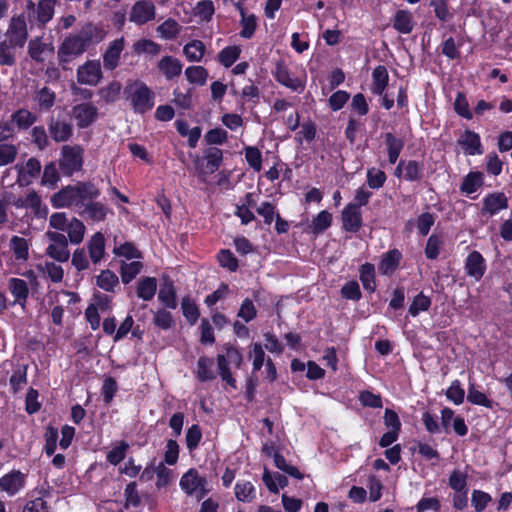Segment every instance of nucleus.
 Masks as SVG:
<instances>
[{
    "instance_id": "nucleus-1",
    "label": "nucleus",
    "mask_w": 512,
    "mask_h": 512,
    "mask_svg": "<svg viewBox=\"0 0 512 512\" xmlns=\"http://www.w3.org/2000/svg\"><path fill=\"white\" fill-rule=\"evenodd\" d=\"M100 196V190L90 182H78L68 185L56 192L51 197L54 208H76L79 213L85 201L96 200Z\"/></svg>"
},
{
    "instance_id": "nucleus-2",
    "label": "nucleus",
    "mask_w": 512,
    "mask_h": 512,
    "mask_svg": "<svg viewBox=\"0 0 512 512\" xmlns=\"http://www.w3.org/2000/svg\"><path fill=\"white\" fill-rule=\"evenodd\" d=\"M127 99L136 113L143 114L154 106L155 94L143 82L135 81L125 88Z\"/></svg>"
},
{
    "instance_id": "nucleus-3",
    "label": "nucleus",
    "mask_w": 512,
    "mask_h": 512,
    "mask_svg": "<svg viewBox=\"0 0 512 512\" xmlns=\"http://www.w3.org/2000/svg\"><path fill=\"white\" fill-rule=\"evenodd\" d=\"M179 485L188 496L194 497L198 501L209 492L206 477L201 476L194 468L182 475Z\"/></svg>"
},
{
    "instance_id": "nucleus-4",
    "label": "nucleus",
    "mask_w": 512,
    "mask_h": 512,
    "mask_svg": "<svg viewBox=\"0 0 512 512\" xmlns=\"http://www.w3.org/2000/svg\"><path fill=\"white\" fill-rule=\"evenodd\" d=\"M242 362V353L236 347L231 345L225 347V354H219L217 356V364L220 376L223 381H225L233 388L236 387V380L232 376L229 365L233 364L235 367L240 368Z\"/></svg>"
},
{
    "instance_id": "nucleus-5",
    "label": "nucleus",
    "mask_w": 512,
    "mask_h": 512,
    "mask_svg": "<svg viewBox=\"0 0 512 512\" xmlns=\"http://www.w3.org/2000/svg\"><path fill=\"white\" fill-rule=\"evenodd\" d=\"M84 150L80 145H64L61 148L59 167L65 175L71 176L83 165Z\"/></svg>"
},
{
    "instance_id": "nucleus-6",
    "label": "nucleus",
    "mask_w": 512,
    "mask_h": 512,
    "mask_svg": "<svg viewBox=\"0 0 512 512\" xmlns=\"http://www.w3.org/2000/svg\"><path fill=\"white\" fill-rule=\"evenodd\" d=\"M87 49L76 34H70L58 48L57 58L59 65L66 69V64L81 56Z\"/></svg>"
},
{
    "instance_id": "nucleus-7",
    "label": "nucleus",
    "mask_w": 512,
    "mask_h": 512,
    "mask_svg": "<svg viewBox=\"0 0 512 512\" xmlns=\"http://www.w3.org/2000/svg\"><path fill=\"white\" fill-rule=\"evenodd\" d=\"M156 17V7L151 0H137L129 11V21L137 26H142Z\"/></svg>"
},
{
    "instance_id": "nucleus-8",
    "label": "nucleus",
    "mask_w": 512,
    "mask_h": 512,
    "mask_svg": "<svg viewBox=\"0 0 512 512\" xmlns=\"http://www.w3.org/2000/svg\"><path fill=\"white\" fill-rule=\"evenodd\" d=\"M102 77L101 64L98 60L86 61L77 69V81L80 84L96 86Z\"/></svg>"
},
{
    "instance_id": "nucleus-9",
    "label": "nucleus",
    "mask_w": 512,
    "mask_h": 512,
    "mask_svg": "<svg viewBox=\"0 0 512 512\" xmlns=\"http://www.w3.org/2000/svg\"><path fill=\"white\" fill-rule=\"evenodd\" d=\"M14 169L17 171L16 183L24 187L30 185L39 176L41 163L38 159L31 157L25 164H16Z\"/></svg>"
},
{
    "instance_id": "nucleus-10",
    "label": "nucleus",
    "mask_w": 512,
    "mask_h": 512,
    "mask_svg": "<svg viewBox=\"0 0 512 512\" xmlns=\"http://www.w3.org/2000/svg\"><path fill=\"white\" fill-rule=\"evenodd\" d=\"M7 38L14 46L23 47L27 37V25L23 15L14 16L11 18L7 30Z\"/></svg>"
},
{
    "instance_id": "nucleus-11",
    "label": "nucleus",
    "mask_w": 512,
    "mask_h": 512,
    "mask_svg": "<svg viewBox=\"0 0 512 512\" xmlns=\"http://www.w3.org/2000/svg\"><path fill=\"white\" fill-rule=\"evenodd\" d=\"M75 34L88 48L93 44L102 42L107 35V31L103 25L89 22L83 25L82 28Z\"/></svg>"
},
{
    "instance_id": "nucleus-12",
    "label": "nucleus",
    "mask_w": 512,
    "mask_h": 512,
    "mask_svg": "<svg viewBox=\"0 0 512 512\" xmlns=\"http://www.w3.org/2000/svg\"><path fill=\"white\" fill-rule=\"evenodd\" d=\"M124 47V37L117 38L109 43L102 57L104 69L112 71L118 67Z\"/></svg>"
},
{
    "instance_id": "nucleus-13",
    "label": "nucleus",
    "mask_w": 512,
    "mask_h": 512,
    "mask_svg": "<svg viewBox=\"0 0 512 512\" xmlns=\"http://www.w3.org/2000/svg\"><path fill=\"white\" fill-rule=\"evenodd\" d=\"M342 227L345 231L356 233L362 227L361 210L355 203H349L341 213Z\"/></svg>"
},
{
    "instance_id": "nucleus-14",
    "label": "nucleus",
    "mask_w": 512,
    "mask_h": 512,
    "mask_svg": "<svg viewBox=\"0 0 512 512\" xmlns=\"http://www.w3.org/2000/svg\"><path fill=\"white\" fill-rule=\"evenodd\" d=\"M109 213H112L109 207L95 200L85 201L79 211L82 217L93 222L104 221Z\"/></svg>"
},
{
    "instance_id": "nucleus-15",
    "label": "nucleus",
    "mask_w": 512,
    "mask_h": 512,
    "mask_svg": "<svg viewBox=\"0 0 512 512\" xmlns=\"http://www.w3.org/2000/svg\"><path fill=\"white\" fill-rule=\"evenodd\" d=\"M274 75L280 84L292 91L301 93L305 88L304 82L298 77H295L283 62L276 64Z\"/></svg>"
},
{
    "instance_id": "nucleus-16",
    "label": "nucleus",
    "mask_w": 512,
    "mask_h": 512,
    "mask_svg": "<svg viewBox=\"0 0 512 512\" xmlns=\"http://www.w3.org/2000/svg\"><path fill=\"white\" fill-rule=\"evenodd\" d=\"M48 131L55 142H66L73 135V126L66 120L51 117L48 122Z\"/></svg>"
},
{
    "instance_id": "nucleus-17",
    "label": "nucleus",
    "mask_w": 512,
    "mask_h": 512,
    "mask_svg": "<svg viewBox=\"0 0 512 512\" xmlns=\"http://www.w3.org/2000/svg\"><path fill=\"white\" fill-rule=\"evenodd\" d=\"M26 475L19 470H12L0 478V489L13 496L25 485Z\"/></svg>"
},
{
    "instance_id": "nucleus-18",
    "label": "nucleus",
    "mask_w": 512,
    "mask_h": 512,
    "mask_svg": "<svg viewBox=\"0 0 512 512\" xmlns=\"http://www.w3.org/2000/svg\"><path fill=\"white\" fill-rule=\"evenodd\" d=\"M72 116L79 128H86L96 120L97 108L91 103H81L72 108Z\"/></svg>"
},
{
    "instance_id": "nucleus-19",
    "label": "nucleus",
    "mask_w": 512,
    "mask_h": 512,
    "mask_svg": "<svg viewBox=\"0 0 512 512\" xmlns=\"http://www.w3.org/2000/svg\"><path fill=\"white\" fill-rule=\"evenodd\" d=\"M486 270L483 256L478 251H472L465 260V272L476 281L480 280Z\"/></svg>"
},
{
    "instance_id": "nucleus-20",
    "label": "nucleus",
    "mask_w": 512,
    "mask_h": 512,
    "mask_svg": "<svg viewBox=\"0 0 512 512\" xmlns=\"http://www.w3.org/2000/svg\"><path fill=\"white\" fill-rule=\"evenodd\" d=\"M508 207V199L502 192L488 194L483 199L482 213L495 215Z\"/></svg>"
},
{
    "instance_id": "nucleus-21",
    "label": "nucleus",
    "mask_w": 512,
    "mask_h": 512,
    "mask_svg": "<svg viewBox=\"0 0 512 512\" xmlns=\"http://www.w3.org/2000/svg\"><path fill=\"white\" fill-rule=\"evenodd\" d=\"M7 287L11 295L14 297V304H19L25 308L29 296V287L25 280L20 278H10Z\"/></svg>"
},
{
    "instance_id": "nucleus-22",
    "label": "nucleus",
    "mask_w": 512,
    "mask_h": 512,
    "mask_svg": "<svg viewBox=\"0 0 512 512\" xmlns=\"http://www.w3.org/2000/svg\"><path fill=\"white\" fill-rule=\"evenodd\" d=\"M458 144L462 146L468 155H480L483 153L480 137L477 133L466 130L458 139Z\"/></svg>"
},
{
    "instance_id": "nucleus-23",
    "label": "nucleus",
    "mask_w": 512,
    "mask_h": 512,
    "mask_svg": "<svg viewBox=\"0 0 512 512\" xmlns=\"http://www.w3.org/2000/svg\"><path fill=\"white\" fill-rule=\"evenodd\" d=\"M37 115L26 108H20L11 114L10 120L19 131H26L37 121Z\"/></svg>"
},
{
    "instance_id": "nucleus-24",
    "label": "nucleus",
    "mask_w": 512,
    "mask_h": 512,
    "mask_svg": "<svg viewBox=\"0 0 512 512\" xmlns=\"http://www.w3.org/2000/svg\"><path fill=\"white\" fill-rule=\"evenodd\" d=\"M89 257L94 264L101 261L105 254V238L101 232H96L87 243Z\"/></svg>"
},
{
    "instance_id": "nucleus-25",
    "label": "nucleus",
    "mask_w": 512,
    "mask_h": 512,
    "mask_svg": "<svg viewBox=\"0 0 512 512\" xmlns=\"http://www.w3.org/2000/svg\"><path fill=\"white\" fill-rule=\"evenodd\" d=\"M383 137L387 148L388 161L390 164H395L404 148V140L396 137L391 132L385 133Z\"/></svg>"
},
{
    "instance_id": "nucleus-26",
    "label": "nucleus",
    "mask_w": 512,
    "mask_h": 512,
    "mask_svg": "<svg viewBox=\"0 0 512 512\" xmlns=\"http://www.w3.org/2000/svg\"><path fill=\"white\" fill-rule=\"evenodd\" d=\"M159 71L166 77V79H173L178 77L182 72L181 62L172 56H164L157 65Z\"/></svg>"
},
{
    "instance_id": "nucleus-27",
    "label": "nucleus",
    "mask_w": 512,
    "mask_h": 512,
    "mask_svg": "<svg viewBox=\"0 0 512 512\" xmlns=\"http://www.w3.org/2000/svg\"><path fill=\"white\" fill-rule=\"evenodd\" d=\"M96 285L106 292L115 293L120 288L118 276L111 270H102L96 277Z\"/></svg>"
},
{
    "instance_id": "nucleus-28",
    "label": "nucleus",
    "mask_w": 512,
    "mask_h": 512,
    "mask_svg": "<svg viewBox=\"0 0 512 512\" xmlns=\"http://www.w3.org/2000/svg\"><path fill=\"white\" fill-rule=\"evenodd\" d=\"M30 244L27 239L20 236H12L9 248L17 261L25 262L29 258Z\"/></svg>"
},
{
    "instance_id": "nucleus-29",
    "label": "nucleus",
    "mask_w": 512,
    "mask_h": 512,
    "mask_svg": "<svg viewBox=\"0 0 512 512\" xmlns=\"http://www.w3.org/2000/svg\"><path fill=\"white\" fill-rule=\"evenodd\" d=\"M157 291V280L154 277H144L137 283V296L144 301H150L154 298Z\"/></svg>"
},
{
    "instance_id": "nucleus-30",
    "label": "nucleus",
    "mask_w": 512,
    "mask_h": 512,
    "mask_svg": "<svg viewBox=\"0 0 512 512\" xmlns=\"http://www.w3.org/2000/svg\"><path fill=\"white\" fill-rule=\"evenodd\" d=\"M402 254L399 250L393 249L385 253L379 265V270L385 274H392L399 266Z\"/></svg>"
},
{
    "instance_id": "nucleus-31",
    "label": "nucleus",
    "mask_w": 512,
    "mask_h": 512,
    "mask_svg": "<svg viewBox=\"0 0 512 512\" xmlns=\"http://www.w3.org/2000/svg\"><path fill=\"white\" fill-rule=\"evenodd\" d=\"M393 27L402 34H409L414 27L412 14L407 10H398L394 16Z\"/></svg>"
},
{
    "instance_id": "nucleus-32",
    "label": "nucleus",
    "mask_w": 512,
    "mask_h": 512,
    "mask_svg": "<svg viewBox=\"0 0 512 512\" xmlns=\"http://www.w3.org/2000/svg\"><path fill=\"white\" fill-rule=\"evenodd\" d=\"M58 0H39L37 4L36 21L39 25L44 26L54 15L55 4Z\"/></svg>"
},
{
    "instance_id": "nucleus-33",
    "label": "nucleus",
    "mask_w": 512,
    "mask_h": 512,
    "mask_svg": "<svg viewBox=\"0 0 512 512\" xmlns=\"http://www.w3.org/2000/svg\"><path fill=\"white\" fill-rule=\"evenodd\" d=\"M373 85L372 92L376 95H382L388 84V72L385 66L379 65L372 72Z\"/></svg>"
},
{
    "instance_id": "nucleus-34",
    "label": "nucleus",
    "mask_w": 512,
    "mask_h": 512,
    "mask_svg": "<svg viewBox=\"0 0 512 512\" xmlns=\"http://www.w3.org/2000/svg\"><path fill=\"white\" fill-rule=\"evenodd\" d=\"M359 278L363 288L372 293L376 289L375 284V267L373 264L365 263L359 269Z\"/></svg>"
},
{
    "instance_id": "nucleus-35",
    "label": "nucleus",
    "mask_w": 512,
    "mask_h": 512,
    "mask_svg": "<svg viewBox=\"0 0 512 512\" xmlns=\"http://www.w3.org/2000/svg\"><path fill=\"white\" fill-rule=\"evenodd\" d=\"M158 299L166 308L175 309L177 307L176 292L172 281L164 282L159 291Z\"/></svg>"
},
{
    "instance_id": "nucleus-36",
    "label": "nucleus",
    "mask_w": 512,
    "mask_h": 512,
    "mask_svg": "<svg viewBox=\"0 0 512 512\" xmlns=\"http://www.w3.org/2000/svg\"><path fill=\"white\" fill-rule=\"evenodd\" d=\"M25 208L31 209L37 217H45L47 215V207L42 204L41 197L34 190L29 191L26 195Z\"/></svg>"
},
{
    "instance_id": "nucleus-37",
    "label": "nucleus",
    "mask_w": 512,
    "mask_h": 512,
    "mask_svg": "<svg viewBox=\"0 0 512 512\" xmlns=\"http://www.w3.org/2000/svg\"><path fill=\"white\" fill-rule=\"evenodd\" d=\"M235 497L238 501L252 502L256 497L254 485L250 481L239 480L235 485Z\"/></svg>"
},
{
    "instance_id": "nucleus-38",
    "label": "nucleus",
    "mask_w": 512,
    "mask_h": 512,
    "mask_svg": "<svg viewBox=\"0 0 512 512\" xmlns=\"http://www.w3.org/2000/svg\"><path fill=\"white\" fill-rule=\"evenodd\" d=\"M143 269V263L140 261H131L121 263L120 275L124 284L130 283Z\"/></svg>"
},
{
    "instance_id": "nucleus-39",
    "label": "nucleus",
    "mask_w": 512,
    "mask_h": 512,
    "mask_svg": "<svg viewBox=\"0 0 512 512\" xmlns=\"http://www.w3.org/2000/svg\"><path fill=\"white\" fill-rule=\"evenodd\" d=\"M34 100L38 104L40 110H49L55 104L56 94L50 88L43 87L36 91Z\"/></svg>"
},
{
    "instance_id": "nucleus-40",
    "label": "nucleus",
    "mask_w": 512,
    "mask_h": 512,
    "mask_svg": "<svg viewBox=\"0 0 512 512\" xmlns=\"http://www.w3.org/2000/svg\"><path fill=\"white\" fill-rule=\"evenodd\" d=\"M132 48L134 53L138 55L149 54L156 56L161 52V45L150 39H139L133 44Z\"/></svg>"
},
{
    "instance_id": "nucleus-41",
    "label": "nucleus",
    "mask_w": 512,
    "mask_h": 512,
    "mask_svg": "<svg viewBox=\"0 0 512 512\" xmlns=\"http://www.w3.org/2000/svg\"><path fill=\"white\" fill-rule=\"evenodd\" d=\"M483 184V174L481 172H470L461 184V191L466 194H472Z\"/></svg>"
},
{
    "instance_id": "nucleus-42",
    "label": "nucleus",
    "mask_w": 512,
    "mask_h": 512,
    "mask_svg": "<svg viewBox=\"0 0 512 512\" xmlns=\"http://www.w3.org/2000/svg\"><path fill=\"white\" fill-rule=\"evenodd\" d=\"M66 229L68 232L69 241L72 244H79L83 241L86 228L81 220L73 218Z\"/></svg>"
},
{
    "instance_id": "nucleus-43",
    "label": "nucleus",
    "mask_w": 512,
    "mask_h": 512,
    "mask_svg": "<svg viewBox=\"0 0 512 512\" xmlns=\"http://www.w3.org/2000/svg\"><path fill=\"white\" fill-rule=\"evenodd\" d=\"M205 52V45L200 40H193L186 44L183 53L191 62H198L202 59Z\"/></svg>"
},
{
    "instance_id": "nucleus-44",
    "label": "nucleus",
    "mask_w": 512,
    "mask_h": 512,
    "mask_svg": "<svg viewBox=\"0 0 512 512\" xmlns=\"http://www.w3.org/2000/svg\"><path fill=\"white\" fill-rule=\"evenodd\" d=\"M240 14H241V26L242 30L240 32L241 37L250 39L257 27V19L254 14L247 15L245 13V10L243 8H240Z\"/></svg>"
},
{
    "instance_id": "nucleus-45",
    "label": "nucleus",
    "mask_w": 512,
    "mask_h": 512,
    "mask_svg": "<svg viewBox=\"0 0 512 512\" xmlns=\"http://www.w3.org/2000/svg\"><path fill=\"white\" fill-rule=\"evenodd\" d=\"M181 308L188 323L194 325L200 316L196 303L190 297L186 296L181 301Z\"/></svg>"
},
{
    "instance_id": "nucleus-46",
    "label": "nucleus",
    "mask_w": 512,
    "mask_h": 512,
    "mask_svg": "<svg viewBox=\"0 0 512 512\" xmlns=\"http://www.w3.org/2000/svg\"><path fill=\"white\" fill-rule=\"evenodd\" d=\"M30 135L31 143L35 145L39 150H44L49 146L50 142L44 126H34Z\"/></svg>"
},
{
    "instance_id": "nucleus-47",
    "label": "nucleus",
    "mask_w": 512,
    "mask_h": 512,
    "mask_svg": "<svg viewBox=\"0 0 512 512\" xmlns=\"http://www.w3.org/2000/svg\"><path fill=\"white\" fill-rule=\"evenodd\" d=\"M332 223V215L328 211H321L311 223V230L314 234H319L325 231L327 228L331 226Z\"/></svg>"
},
{
    "instance_id": "nucleus-48",
    "label": "nucleus",
    "mask_w": 512,
    "mask_h": 512,
    "mask_svg": "<svg viewBox=\"0 0 512 512\" xmlns=\"http://www.w3.org/2000/svg\"><path fill=\"white\" fill-rule=\"evenodd\" d=\"M18 155V147L11 143H0V166L12 164Z\"/></svg>"
},
{
    "instance_id": "nucleus-49",
    "label": "nucleus",
    "mask_w": 512,
    "mask_h": 512,
    "mask_svg": "<svg viewBox=\"0 0 512 512\" xmlns=\"http://www.w3.org/2000/svg\"><path fill=\"white\" fill-rule=\"evenodd\" d=\"M423 176V166L415 160L405 162L404 179L410 182L419 181Z\"/></svg>"
},
{
    "instance_id": "nucleus-50",
    "label": "nucleus",
    "mask_w": 512,
    "mask_h": 512,
    "mask_svg": "<svg viewBox=\"0 0 512 512\" xmlns=\"http://www.w3.org/2000/svg\"><path fill=\"white\" fill-rule=\"evenodd\" d=\"M121 88L122 86L120 82L112 81L107 86L99 90V95L103 101L111 103L118 99Z\"/></svg>"
},
{
    "instance_id": "nucleus-51",
    "label": "nucleus",
    "mask_w": 512,
    "mask_h": 512,
    "mask_svg": "<svg viewBox=\"0 0 512 512\" xmlns=\"http://www.w3.org/2000/svg\"><path fill=\"white\" fill-rule=\"evenodd\" d=\"M185 76L190 83L204 85L208 73L207 70L202 66H190L186 68Z\"/></svg>"
},
{
    "instance_id": "nucleus-52",
    "label": "nucleus",
    "mask_w": 512,
    "mask_h": 512,
    "mask_svg": "<svg viewBox=\"0 0 512 512\" xmlns=\"http://www.w3.org/2000/svg\"><path fill=\"white\" fill-rule=\"evenodd\" d=\"M157 32L164 39H174L180 32L179 24L174 19H167L158 26Z\"/></svg>"
},
{
    "instance_id": "nucleus-53",
    "label": "nucleus",
    "mask_w": 512,
    "mask_h": 512,
    "mask_svg": "<svg viewBox=\"0 0 512 512\" xmlns=\"http://www.w3.org/2000/svg\"><path fill=\"white\" fill-rule=\"evenodd\" d=\"M15 47L7 40L0 42V65L12 66L15 64Z\"/></svg>"
},
{
    "instance_id": "nucleus-54",
    "label": "nucleus",
    "mask_w": 512,
    "mask_h": 512,
    "mask_svg": "<svg viewBox=\"0 0 512 512\" xmlns=\"http://www.w3.org/2000/svg\"><path fill=\"white\" fill-rule=\"evenodd\" d=\"M241 49L238 46H228L220 51L218 59L225 67H230L240 56Z\"/></svg>"
},
{
    "instance_id": "nucleus-55",
    "label": "nucleus",
    "mask_w": 512,
    "mask_h": 512,
    "mask_svg": "<svg viewBox=\"0 0 512 512\" xmlns=\"http://www.w3.org/2000/svg\"><path fill=\"white\" fill-rule=\"evenodd\" d=\"M27 382V366H18L10 377L9 383L14 393L18 392Z\"/></svg>"
},
{
    "instance_id": "nucleus-56",
    "label": "nucleus",
    "mask_w": 512,
    "mask_h": 512,
    "mask_svg": "<svg viewBox=\"0 0 512 512\" xmlns=\"http://www.w3.org/2000/svg\"><path fill=\"white\" fill-rule=\"evenodd\" d=\"M46 255L58 262H66L70 257L68 244L48 245L45 250Z\"/></svg>"
},
{
    "instance_id": "nucleus-57",
    "label": "nucleus",
    "mask_w": 512,
    "mask_h": 512,
    "mask_svg": "<svg viewBox=\"0 0 512 512\" xmlns=\"http://www.w3.org/2000/svg\"><path fill=\"white\" fill-rule=\"evenodd\" d=\"M386 174L384 171L372 167L367 170V184L371 189H379L386 182Z\"/></svg>"
},
{
    "instance_id": "nucleus-58",
    "label": "nucleus",
    "mask_w": 512,
    "mask_h": 512,
    "mask_svg": "<svg viewBox=\"0 0 512 512\" xmlns=\"http://www.w3.org/2000/svg\"><path fill=\"white\" fill-rule=\"evenodd\" d=\"M212 360L206 357H200L197 362V377L201 382L212 380L214 373L211 370Z\"/></svg>"
},
{
    "instance_id": "nucleus-59",
    "label": "nucleus",
    "mask_w": 512,
    "mask_h": 512,
    "mask_svg": "<svg viewBox=\"0 0 512 512\" xmlns=\"http://www.w3.org/2000/svg\"><path fill=\"white\" fill-rule=\"evenodd\" d=\"M60 176L54 162H50L44 167L41 183L46 187H54L59 181Z\"/></svg>"
},
{
    "instance_id": "nucleus-60",
    "label": "nucleus",
    "mask_w": 512,
    "mask_h": 512,
    "mask_svg": "<svg viewBox=\"0 0 512 512\" xmlns=\"http://www.w3.org/2000/svg\"><path fill=\"white\" fill-rule=\"evenodd\" d=\"M113 253L116 256L124 257L127 260L141 258L140 251L131 242H126V243L120 245L119 247H115L113 249Z\"/></svg>"
},
{
    "instance_id": "nucleus-61",
    "label": "nucleus",
    "mask_w": 512,
    "mask_h": 512,
    "mask_svg": "<svg viewBox=\"0 0 512 512\" xmlns=\"http://www.w3.org/2000/svg\"><path fill=\"white\" fill-rule=\"evenodd\" d=\"M41 270L54 283H60L63 280L64 270L54 262H46Z\"/></svg>"
},
{
    "instance_id": "nucleus-62",
    "label": "nucleus",
    "mask_w": 512,
    "mask_h": 512,
    "mask_svg": "<svg viewBox=\"0 0 512 512\" xmlns=\"http://www.w3.org/2000/svg\"><path fill=\"white\" fill-rule=\"evenodd\" d=\"M128 448L129 445L126 442L121 441L117 446H115L107 453V461L112 465L119 464L125 458Z\"/></svg>"
},
{
    "instance_id": "nucleus-63",
    "label": "nucleus",
    "mask_w": 512,
    "mask_h": 512,
    "mask_svg": "<svg viewBox=\"0 0 512 512\" xmlns=\"http://www.w3.org/2000/svg\"><path fill=\"white\" fill-rule=\"evenodd\" d=\"M431 305L429 297L423 293L418 294L409 307V314L413 317L417 316L422 311H427Z\"/></svg>"
},
{
    "instance_id": "nucleus-64",
    "label": "nucleus",
    "mask_w": 512,
    "mask_h": 512,
    "mask_svg": "<svg viewBox=\"0 0 512 512\" xmlns=\"http://www.w3.org/2000/svg\"><path fill=\"white\" fill-rule=\"evenodd\" d=\"M446 397L456 405L463 403L465 391L461 387V383L459 380H454L451 383L450 387L446 391Z\"/></svg>"
}]
</instances>
